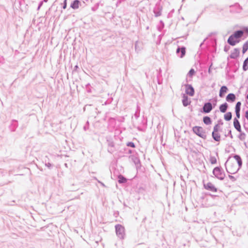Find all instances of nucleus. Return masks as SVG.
<instances>
[{
	"label": "nucleus",
	"mask_w": 248,
	"mask_h": 248,
	"mask_svg": "<svg viewBox=\"0 0 248 248\" xmlns=\"http://www.w3.org/2000/svg\"><path fill=\"white\" fill-rule=\"evenodd\" d=\"M176 52L178 56L180 58H182L186 55V48L185 46H182L181 47L178 46Z\"/></svg>",
	"instance_id": "f8f14e48"
},
{
	"label": "nucleus",
	"mask_w": 248,
	"mask_h": 248,
	"mask_svg": "<svg viewBox=\"0 0 248 248\" xmlns=\"http://www.w3.org/2000/svg\"><path fill=\"white\" fill-rule=\"evenodd\" d=\"M217 9L220 12H222L223 10V8H219V7H217Z\"/></svg>",
	"instance_id": "052dcab7"
},
{
	"label": "nucleus",
	"mask_w": 248,
	"mask_h": 248,
	"mask_svg": "<svg viewBox=\"0 0 248 248\" xmlns=\"http://www.w3.org/2000/svg\"><path fill=\"white\" fill-rule=\"evenodd\" d=\"M44 2V0H42V1H40V2H39V4H38V5H39V6L41 7V6H42V5H43V2Z\"/></svg>",
	"instance_id": "680f3d73"
},
{
	"label": "nucleus",
	"mask_w": 248,
	"mask_h": 248,
	"mask_svg": "<svg viewBox=\"0 0 248 248\" xmlns=\"http://www.w3.org/2000/svg\"><path fill=\"white\" fill-rule=\"evenodd\" d=\"M107 142L108 143V151L110 154H112L116 150L115 143L111 138H107Z\"/></svg>",
	"instance_id": "1a4fd4ad"
},
{
	"label": "nucleus",
	"mask_w": 248,
	"mask_h": 248,
	"mask_svg": "<svg viewBox=\"0 0 248 248\" xmlns=\"http://www.w3.org/2000/svg\"><path fill=\"white\" fill-rule=\"evenodd\" d=\"M248 50V40L243 45L242 47V53L245 54Z\"/></svg>",
	"instance_id": "2f4dec72"
},
{
	"label": "nucleus",
	"mask_w": 248,
	"mask_h": 248,
	"mask_svg": "<svg viewBox=\"0 0 248 248\" xmlns=\"http://www.w3.org/2000/svg\"><path fill=\"white\" fill-rule=\"evenodd\" d=\"M67 7V0H64L62 3V8L65 9Z\"/></svg>",
	"instance_id": "8fccbe9b"
},
{
	"label": "nucleus",
	"mask_w": 248,
	"mask_h": 248,
	"mask_svg": "<svg viewBox=\"0 0 248 248\" xmlns=\"http://www.w3.org/2000/svg\"><path fill=\"white\" fill-rule=\"evenodd\" d=\"M127 180V179L121 174L119 175L118 177V182L119 184L126 183Z\"/></svg>",
	"instance_id": "a878e982"
},
{
	"label": "nucleus",
	"mask_w": 248,
	"mask_h": 248,
	"mask_svg": "<svg viewBox=\"0 0 248 248\" xmlns=\"http://www.w3.org/2000/svg\"><path fill=\"white\" fill-rule=\"evenodd\" d=\"M186 90L185 92L186 94L190 96H194L195 94V90L191 84H185Z\"/></svg>",
	"instance_id": "9d476101"
},
{
	"label": "nucleus",
	"mask_w": 248,
	"mask_h": 248,
	"mask_svg": "<svg viewBox=\"0 0 248 248\" xmlns=\"http://www.w3.org/2000/svg\"><path fill=\"white\" fill-rule=\"evenodd\" d=\"M244 127L247 131H248V128L246 126L245 124H244Z\"/></svg>",
	"instance_id": "69168bd1"
},
{
	"label": "nucleus",
	"mask_w": 248,
	"mask_h": 248,
	"mask_svg": "<svg viewBox=\"0 0 248 248\" xmlns=\"http://www.w3.org/2000/svg\"><path fill=\"white\" fill-rule=\"evenodd\" d=\"M241 31H234L228 38L227 43L231 46H234L240 41Z\"/></svg>",
	"instance_id": "f257e3e1"
},
{
	"label": "nucleus",
	"mask_w": 248,
	"mask_h": 248,
	"mask_svg": "<svg viewBox=\"0 0 248 248\" xmlns=\"http://www.w3.org/2000/svg\"><path fill=\"white\" fill-rule=\"evenodd\" d=\"M80 3V1L79 0H73L70 5V7L73 9H77L79 7V5Z\"/></svg>",
	"instance_id": "5701e85b"
},
{
	"label": "nucleus",
	"mask_w": 248,
	"mask_h": 248,
	"mask_svg": "<svg viewBox=\"0 0 248 248\" xmlns=\"http://www.w3.org/2000/svg\"><path fill=\"white\" fill-rule=\"evenodd\" d=\"M98 7H99V3H97L92 8V10L93 11H95L98 8Z\"/></svg>",
	"instance_id": "a18cd8bd"
},
{
	"label": "nucleus",
	"mask_w": 248,
	"mask_h": 248,
	"mask_svg": "<svg viewBox=\"0 0 248 248\" xmlns=\"http://www.w3.org/2000/svg\"><path fill=\"white\" fill-rule=\"evenodd\" d=\"M233 126L238 132H241V127L239 120L237 119H233Z\"/></svg>",
	"instance_id": "412c9836"
},
{
	"label": "nucleus",
	"mask_w": 248,
	"mask_h": 248,
	"mask_svg": "<svg viewBox=\"0 0 248 248\" xmlns=\"http://www.w3.org/2000/svg\"><path fill=\"white\" fill-rule=\"evenodd\" d=\"M235 112L236 114V117H235L234 119H237L238 120V119H239L240 117V110H235Z\"/></svg>",
	"instance_id": "4c0bfd02"
},
{
	"label": "nucleus",
	"mask_w": 248,
	"mask_h": 248,
	"mask_svg": "<svg viewBox=\"0 0 248 248\" xmlns=\"http://www.w3.org/2000/svg\"><path fill=\"white\" fill-rule=\"evenodd\" d=\"M116 235L120 239H124L125 236V228L121 224H118L115 226Z\"/></svg>",
	"instance_id": "20e7f679"
},
{
	"label": "nucleus",
	"mask_w": 248,
	"mask_h": 248,
	"mask_svg": "<svg viewBox=\"0 0 248 248\" xmlns=\"http://www.w3.org/2000/svg\"><path fill=\"white\" fill-rule=\"evenodd\" d=\"M147 119L144 117V116H142V120L141 121V124L142 125L145 126L147 125Z\"/></svg>",
	"instance_id": "58836bf2"
},
{
	"label": "nucleus",
	"mask_w": 248,
	"mask_h": 248,
	"mask_svg": "<svg viewBox=\"0 0 248 248\" xmlns=\"http://www.w3.org/2000/svg\"><path fill=\"white\" fill-rule=\"evenodd\" d=\"M124 150H125V151L127 150V153H128V154H132V150H131V149H126V148H125V149H124Z\"/></svg>",
	"instance_id": "4d7b16f0"
},
{
	"label": "nucleus",
	"mask_w": 248,
	"mask_h": 248,
	"mask_svg": "<svg viewBox=\"0 0 248 248\" xmlns=\"http://www.w3.org/2000/svg\"><path fill=\"white\" fill-rule=\"evenodd\" d=\"M228 91V88L226 86L223 85L221 86L219 92V96L221 98L223 97Z\"/></svg>",
	"instance_id": "dca6fc26"
},
{
	"label": "nucleus",
	"mask_w": 248,
	"mask_h": 248,
	"mask_svg": "<svg viewBox=\"0 0 248 248\" xmlns=\"http://www.w3.org/2000/svg\"><path fill=\"white\" fill-rule=\"evenodd\" d=\"M230 12L232 14L240 13L243 10L242 7L237 2L229 6Z\"/></svg>",
	"instance_id": "6e6552de"
},
{
	"label": "nucleus",
	"mask_w": 248,
	"mask_h": 248,
	"mask_svg": "<svg viewBox=\"0 0 248 248\" xmlns=\"http://www.w3.org/2000/svg\"><path fill=\"white\" fill-rule=\"evenodd\" d=\"M204 188L211 192H217L218 189L211 182H208L207 184H203Z\"/></svg>",
	"instance_id": "9b49d317"
},
{
	"label": "nucleus",
	"mask_w": 248,
	"mask_h": 248,
	"mask_svg": "<svg viewBox=\"0 0 248 248\" xmlns=\"http://www.w3.org/2000/svg\"><path fill=\"white\" fill-rule=\"evenodd\" d=\"M79 68L78 65H76L75 66L74 69L72 71V73H73L74 72H77L78 71V69Z\"/></svg>",
	"instance_id": "864d4df0"
},
{
	"label": "nucleus",
	"mask_w": 248,
	"mask_h": 248,
	"mask_svg": "<svg viewBox=\"0 0 248 248\" xmlns=\"http://www.w3.org/2000/svg\"><path fill=\"white\" fill-rule=\"evenodd\" d=\"M195 74V71L193 68H191L187 73V76L192 78Z\"/></svg>",
	"instance_id": "72a5a7b5"
},
{
	"label": "nucleus",
	"mask_w": 248,
	"mask_h": 248,
	"mask_svg": "<svg viewBox=\"0 0 248 248\" xmlns=\"http://www.w3.org/2000/svg\"><path fill=\"white\" fill-rule=\"evenodd\" d=\"M131 158V160L134 162L135 165L139 164L140 162V160L139 158V157L136 155H131L129 156Z\"/></svg>",
	"instance_id": "b1692460"
},
{
	"label": "nucleus",
	"mask_w": 248,
	"mask_h": 248,
	"mask_svg": "<svg viewBox=\"0 0 248 248\" xmlns=\"http://www.w3.org/2000/svg\"><path fill=\"white\" fill-rule=\"evenodd\" d=\"M138 42L136 41V43H135V48L136 51H139L140 50V49L138 48Z\"/></svg>",
	"instance_id": "5fc2aeb1"
},
{
	"label": "nucleus",
	"mask_w": 248,
	"mask_h": 248,
	"mask_svg": "<svg viewBox=\"0 0 248 248\" xmlns=\"http://www.w3.org/2000/svg\"><path fill=\"white\" fill-rule=\"evenodd\" d=\"M86 88L87 89V91L88 93H91L92 91H91V89H90V86H91V85L90 83H88L86 85Z\"/></svg>",
	"instance_id": "49530a36"
},
{
	"label": "nucleus",
	"mask_w": 248,
	"mask_h": 248,
	"mask_svg": "<svg viewBox=\"0 0 248 248\" xmlns=\"http://www.w3.org/2000/svg\"><path fill=\"white\" fill-rule=\"evenodd\" d=\"M135 166L137 170H140L141 167V162H140L138 164L135 165Z\"/></svg>",
	"instance_id": "3c124183"
},
{
	"label": "nucleus",
	"mask_w": 248,
	"mask_h": 248,
	"mask_svg": "<svg viewBox=\"0 0 248 248\" xmlns=\"http://www.w3.org/2000/svg\"><path fill=\"white\" fill-rule=\"evenodd\" d=\"M210 161L212 164H215L217 162V159L215 156H211L210 158Z\"/></svg>",
	"instance_id": "c9c22d12"
},
{
	"label": "nucleus",
	"mask_w": 248,
	"mask_h": 248,
	"mask_svg": "<svg viewBox=\"0 0 248 248\" xmlns=\"http://www.w3.org/2000/svg\"><path fill=\"white\" fill-rule=\"evenodd\" d=\"M225 137H230L231 139L233 138V136L232 134L231 130H229L227 134L225 135Z\"/></svg>",
	"instance_id": "c03bdc74"
},
{
	"label": "nucleus",
	"mask_w": 248,
	"mask_h": 248,
	"mask_svg": "<svg viewBox=\"0 0 248 248\" xmlns=\"http://www.w3.org/2000/svg\"><path fill=\"white\" fill-rule=\"evenodd\" d=\"M232 118V113L231 112H227L224 115V119L226 121H230Z\"/></svg>",
	"instance_id": "cd10ccee"
},
{
	"label": "nucleus",
	"mask_w": 248,
	"mask_h": 248,
	"mask_svg": "<svg viewBox=\"0 0 248 248\" xmlns=\"http://www.w3.org/2000/svg\"><path fill=\"white\" fill-rule=\"evenodd\" d=\"M219 128H220V126L219 125V124H216L214 126L213 131H216V132H218L219 130Z\"/></svg>",
	"instance_id": "ea45409f"
},
{
	"label": "nucleus",
	"mask_w": 248,
	"mask_h": 248,
	"mask_svg": "<svg viewBox=\"0 0 248 248\" xmlns=\"http://www.w3.org/2000/svg\"><path fill=\"white\" fill-rule=\"evenodd\" d=\"M212 41L213 43H216V39H212Z\"/></svg>",
	"instance_id": "774afa93"
},
{
	"label": "nucleus",
	"mask_w": 248,
	"mask_h": 248,
	"mask_svg": "<svg viewBox=\"0 0 248 248\" xmlns=\"http://www.w3.org/2000/svg\"><path fill=\"white\" fill-rule=\"evenodd\" d=\"M161 0H159L156 2L154 8L153 12L155 14V17H158L162 14V11L163 9V6L161 4Z\"/></svg>",
	"instance_id": "0eeeda50"
},
{
	"label": "nucleus",
	"mask_w": 248,
	"mask_h": 248,
	"mask_svg": "<svg viewBox=\"0 0 248 248\" xmlns=\"http://www.w3.org/2000/svg\"><path fill=\"white\" fill-rule=\"evenodd\" d=\"M217 123H218L217 124H219V125H223V121H222L221 119L218 120V121H217Z\"/></svg>",
	"instance_id": "6e6d98bb"
},
{
	"label": "nucleus",
	"mask_w": 248,
	"mask_h": 248,
	"mask_svg": "<svg viewBox=\"0 0 248 248\" xmlns=\"http://www.w3.org/2000/svg\"><path fill=\"white\" fill-rule=\"evenodd\" d=\"M211 99H210L208 102L204 103L202 108L200 110L201 112L204 114L208 113L215 108L217 105V100H214L213 105L211 103Z\"/></svg>",
	"instance_id": "f03ea898"
},
{
	"label": "nucleus",
	"mask_w": 248,
	"mask_h": 248,
	"mask_svg": "<svg viewBox=\"0 0 248 248\" xmlns=\"http://www.w3.org/2000/svg\"><path fill=\"white\" fill-rule=\"evenodd\" d=\"M212 64L213 63L211 62L209 68H208V73L209 74H211L212 73Z\"/></svg>",
	"instance_id": "603ef678"
},
{
	"label": "nucleus",
	"mask_w": 248,
	"mask_h": 248,
	"mask_svg": "<svg viewBox=\"0 0 248 248\" xmlns=\"http://www.w3.org/2000/svg\"><path fill=\"white\" fill-rule=\"evenodd\" d=\"M111 121H114V119L113 118H111H111H110L109 119V122H111Z\"/></svg>",
	"instance_id": "338daca9"
},
{
	"label": "nucleus",
	"mask_w": 248,
	"mask_h": 248,
	"mask_svg": "<svg viewBox=\"0 0 248 248\" xmlns=\"http://www.w3.org/2000/svg\"><path fill=\"white\" fill-rule=\"evenodd\" d=\"M228 177L232 182H234L236 180V178L234 176H233L232 175L229 174L228 175Z\"/></svg>",
	"instance_id": "a19ab883"
},
{
	"label": "nucleus",
	"mask_w": 248,
	"mask_h": 248,
	"mask_svg": "<svg viewBox=\"0 0 248 248\" xmlns=\"http://www.w3.org/2000/svg\"><path fill=\"white\" fill-rule=\"evenodd\" d=\"M228 107V104L226 102H225L219 106V110L222 113H225L226 112Z\"/></svg>",
	"instance_id": "4be33fe9"
},
{
	"label": "nucleus",
	"mask_w": 248,
	"mask_h": 248,
	"mask_svg": "<svg viewBox=\"0 0 248 248\" xmlns=\"http://www.w3.org/2000/svg\"><path fill=\"white\" fill-rule=\"evenodd\" d=\"M231 157V156L228 157L227 160L225 163V166L227 172L229 174H233L237 172L240 169L239 168H237L235 164H229L228 167L226 166V164Z\"/></svg>",
	"instance_id": "39448f33"
},
{
	"label": "nucleus",
	"mask_w": 248,
	"mask_h": 248,
	"mask_svg": "<svg viewBox=\"0 0 248 248\" xmlns=\"http://www.w3.org/2000/svg\"><path fill=\"white\" fill-rule=\"evenodd\" d=\"M236 31H241V37L243 36L244 34L246 35V36H248V27H243L241 30H236Z\"/></svg>",
	"instance_id": "bb28decb"
},
{
	"label": "nucleus",
	"mask_w": 248,
	"mask_h": 248,
	"mask_svg": "<svg viewBox=\"0 0 248 248\" xmlns=\"http://www.w3.org/2000/svg\"><path fill=\"white\" fill-rule=\"evenodd\" d=\"M212 137L213 140L216 141H219L220 140V135L218 132L213 131L212 132Z\"/></svg>",
	"instance_id": "aec40b11"
},
{
	"label": "nucleus",
	"mask_w": 248,
	"mask_h": 248,
	"mask_svg": "<svg viewBox=\"0 0 248 248\" xmlns=\"http://www.w3.org/2000/svg\"><path fill=\"white\" fill-rule=\"evenodd\" d=\"M89 128V121H87L86 123V124L83 127V129L85 131H86L87 129H88Z\"/></svg>",
	"instance_id": "37998d69"
},
{
	"label": "nucleus",
	"mask_w": 248,
	"mask_h": 248,
	"mask_svg": "<svg viewBox=\"0 0 248 248\" xmlns=\"http://www.w3.org/2000/svg\"><path fill=\"white\" fill-rule=\"evenodd\" d=\"M243 70L244 71H246L248 70V57H247L243 62Z\"/></svg>",
	"instance_id": "c85d7f7f"
},
{
	"label": "nucleus",
	"mask_w": 248,
	"mask_h": 248,
	"mask_svg": "<svg viewBox=\"0 0 248 248\" xmlns=\"http://www.w3.org/2000/svg\"><path fill=\"white\" fill-rule=\"evenodd\" d=\"M207 39V37L205 38L203 41H202V42L200 45V47H202V46L204 44V42L206 40V39Z\"/></svg>",
	"instance_id": "13d9d810"
},
{
	"label": "nucleus",
	"mask_w": 248,
	"mask_h": 248,
	"mask_svg": "<svg viewBox=\"0 0 248 248\" xmlns=\"http://www.w3.org/2000/svg\"><path fill=\"white\" fill-rule=\"evenodd\" d=\"M45 166L46 167H47L50 170L51 169L53 166V165L49 162H47V163L46 162Z\"/></svg>",
	"instance_id": "79ce46f5"
},
{
	"label": "nucleus",
	"mask_w": 248,
	"mask_h": 248,
	"mask_svg": "<svg viewBox=\"0 0 248 248\" xmlns=\"http://www.w3.org/2000/svg\"><path fill=\"white\" fill-rule=\"evenodd\" d=\"M3 61V58L2 57L0 56V63H2Z\"/></svg>",
	"instance_id": "0e129e2a"
},
{
	"label": "nucleus",
	"mask_w": 248,
	"mask_h": 248,
	"mask_svg": "<svg viewBox=\"0 0 248 248\" xmlns=\"http://www.w3.org/2000/svg\"><path fill=\"white\" fill-rule=\"evenodd\" d=\"M165 24L162 20H160L158 25L157 26V30L159 31H161L164 28Z\"/></svg>",
	"instance_id": "7c9ffc66"
},
{
	"label": "nucleus",
	"mask_w": 248,
	"mask_h": 248,
	"mask_svg": "<svg viewBox=\"0 0 248 248\" xmlns=\"http://www.w3.org/2000/svg\"><path fill=\"white\" fill-rule=\"evenodd\" d=\"M203 122L206 125H209L212 124V120L210 117L205 116L203 117Z\"/></svg>",
	"instance_id": "393cba45"
},
{
	"label": "nucleus",
	"mask_w": 248,
	"mask_h": 248,
	"mask_svg": "<svg viewBox=\"0 0 248 248\" xmlns=\"http://www.w3.org/2000/svg\"><path fill=\"white\" fill-rule=\"evenodd\" d=\"M18 125V121L13 119L11 121L9 128L11 132H15Z\"/></svg>",
	"instance_id": "ddd939ff"
},
{
	"label": "nucleus",
	"mask_w": 248,
	"mask_h": 248,
	"mask_svg": "<svg viewBox=\"0 0 248 248\" xmlns=\"http://www.w3.org/2000/svg\"><path fill=\"white\" fill-rule=\"evenodd\" d=\"M157 81L158 84L160 85L163 82V78L162 75V70L161 68L157 70Z\"/></svg>",
	"instance_id": "6ab92c4d"
},
{
	"label": "nucleus",
	"mask_w": 248,
	"mask_h": 248,
	"mask_svg": "<svg viewBox=\"0 0 248 248\" xmlns=\"http://www.w3.org/2000/svg\"><path fill=\"white\" fill-rule=\"evenodd\" d=\"M241 102L238 101L236 103L235 107V110H241Z\"/></svg>",
	"instance_id": "f704fd0d"
},
{
	"label": "nucleus",
	"mask_w": 248,
	"mask_h": 248,
	"mask_svg": "<svg viewBox=\"0 0 248 248\" xmlns=\"http://www.w3.org/2000/svg\"><path fill=\"white\" fill-rule=\"evenodd\" d=\"M193 132L199 137L205 140L207 138L206 132L202 127L199 126H195L192 128Z\"/></svg>",
	"instance_id": "423d86ee"
},
{
	"label": "nucleus",
	"mask_w": 248,
	"mask_h": 248,
	"mask_svg": "<svg viewBox=\"0 0 248 248\" xmlns=\"http://www.w3.org/2000/svg\"><path fill=\"white\" fill-rule=\"evenodd\" d=\"M182 101L183 105L184 107H187L191 103V101L190 100L188 97L185 94H183V95Z\"/></svg>",
	"instance_id": "2eb2a0df"
},
{
	"label": "nucleus",
	"mask_w": 248,
	"mask_h": 248,
	"mask_svg": "<svg viewBox=\"0 0 248 248\" xmlns=\"http://www.w3.org/2000/svg\"><path fill=\"white\" fill-rule=\"evenodd\" d=\"M126 146L133 148H135L136 147L135 143L132 141H129L127 142Z\"/></svg>",
	"instance_id": "e433bc0d"
},
{
	"label": "nucleus",
	"mask_w": 248,
	"mask_h": 248,
	"mask_svg": "<svg viewBox=\"0 0 248 248\" xmlns=\"http://www.w3.org/2000/svg\"><path fill=\"white\" fill-rule=\"evenodd\" d=\"M230 48V46L228 45H225L224 47V51L226 52H228Z\"/></svg>",
	"instance_id": "09e8293b"
},
{
	"label": "nucleus",
	"mask_w": 248,
	"mask_h": 248,
	"mask_svg": "<svg viewBox=\"0 0 248 248\" xmlns=\"http://www.w3.org/2000/svg\"><path fill=\"white\" fill-rule=\"evenodd\" d=\"M206 195H209L210 196H211L213 199H215L217 198L218 196L217 195H213V194H211L210 193H207L206 194Z\"/></svg>",
	"instance_id": "de8ad7c7"
},
{
	"label": "nucleus",
	"mask_w": 248,
	"mask_h": 248,
	"mask_svg": "<svg viewBox=\"0 0 248 248\" xmlns=\"http://www.w3.org/2000/svg\"><path fill=\"white\" fill-rule=\"evenodd\" d=\"M240 133L239 135L238 136V138L239 139L241 140H244L245 139L246 135V134L242 132V130H241V132H239Z\"/></svg>",
	"instance_id": "473e14b6"
},
{
	"label": "nucleus",
	"mask_w": 248,
	"mask_h": 248,
	"mask_svg": "<svg viewBox=\"0 0 248 248\" xmlns=\"http://www.w3.org/2000/svg\"><path fill=\"white\" fill-rule=\"evenodd\" d=\"M240 54V49L238 48H235L233 51L231 53L230 56L228 57V60L229 58L233 59H236L239 57Z\"/></svg>",
	"instance_id": "4468645a"
},
{
	"label": "nucleus",
	"mask_w": 248,
	"mask_h": 248,
	"mask_svg": "<svg viewBox=\"0 0 248 248\" xmlns=\"http://www.w3.org/2000/svg\"><path fill=\"white\" fill-rule=\"evenodd\" d=\"M212 173L215 177L219 180H223L225 179V173L221 166L215 167Z\"/></svg>",
	"instance_id": "7ed1b4c3"
},
{
	"label": "nucleus",
	"mask_w": 248,
	"mask_h": 248,
	"mask_svg": "<svg viewBox=\"0 0 248 248\" xmlns=\"http://www.w3.org/2000/svg\"><path fill=\"white\" fill-rule=\"evenodd\" d=\"M69 189H70L71 191H75V190H76L77 189H78V188H73L72 187H70V188H69Z\"/></svg>",
	"instance_id": "e2e57ef3"
},
{
	"label": "nucleus",
	"mask_w": 248,
	"mask_h": 248,
	"mask_svg": "<svg viewBox=\"0 0 248 248\" xmlns=\"http://www.w3.org/2000/svg\"><path fill=\"white\" fill-rule=\"evenodd\" d=\"M236 96L233 93H229L226 97V100L228 102L233 103L236 100Z\"/></svg>",
	"instance_id": "f3484780"
},
{
	"label": "nucleus",
	"mask_w": 248,
	"mask_h": 248,
	"mask_svg": "<svg viewBox=\"0 0 248 248\" xmlns=\"http://www.w3.org/2000/svg\"><path fill=\"white\" fill-rule=\"evenodd\" d=\"M233 157L237 161V163L238 165V168L241 169L243 164V161L241 156L235 154L233 155Z\"/></svg>",
	"instance_id": "a211bd4d"
},
{
	"label": "nucleus",
	"mask_w": 248,
	"mask_h": 248,
	"mask_svg": "<svg viewBox=\"0 0 248 248\" xmlns=\"http://www.w3.org/2000/svg\"><path fill=\"white\" fill-rule=\"evenodd\" d=\"M140 107L137 105V108H136V110L135 112V114L134 115V117L137 119L139 118L140 117Z\"/></svg>",
	"instance_id": "c756f323"
},
{
	"label": "nucleus",
	"mask_w": 248,
	"mask_h": 248,
	"mask_svg": "<svg viewBox=\"0 0 248 248\" xmlns=\"http://www.w3.org/2000/svg\"><path fill=\"white\" fill-rule=\"evenodd\" d=\"M245 117L248 120V109L246 111V112H245Z\"/></svg>",
	"instance_id": "bf43d9fd"
}]
</instances>
